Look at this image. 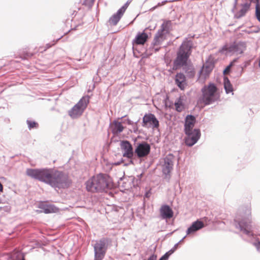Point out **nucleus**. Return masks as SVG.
<instances>
[{"mask_svg": "<svg viewBox=\"0 0 260 260\" xmlns=\"http://www.w3.org/2000/svg\"><path fill=\"white\" fill-rule=\"evenodd\" d=\"M234 225L242 235L248 238L254 236L251 206L250 203L243 205L239 208L235 215Z\"/></svg>", "mask_w": 260, "mask_h": 260, "instance_id": "1", "label": "nucleus"}, {"mask_svg": "<svg viewBox=\"0 0 260 260\" xmlns=\"http://www.w3.org/2000/svg\"><path fill=\"white\" fill-rule=\"evenodd\" d=\"M111 180L106 174H99L86 182V189L91 192H102L112 188Z\"/></svg>", "mask_w": 260, "mask_h": 260, "instance_id": "2", "label": "nucleus"}, {"mask_svg": "<svg viewBox=\"0 0 260 260\" xmlns=\"http://www.w3.org/2000/svg\"><path fill=\"white\" fill-rule=\"evenodd\" d=\"M193 43L191 40L186 39L180 46L177 52V57L174 61L176 67H183L187 64V61L191 55Z\"/></svg>", "mask_w": 260, "mask_h": 260, "instance_id": "3", "label": "nucleus"}, {"mask_svg": "<svg viewBox=\"0 0 260 260\" xmlns=\"http://www.w3.org/2000/svg\"><path fill=\"white\" fill-rule=\"evenodd\" d=\"M53 169H27L26 174L29 177L49 184Z\"/></svg>", "mask_w": 260, "mask_h": 260, "instance_id": "4", "label": "nucleus"}, {"mask_svg": "<svg viewBox=\"0 0 260 260\" xmlns=\"http://www.w3.org/2000/svg\"><path fill=\"white\" fill-rule=\"evenodd\" d=\"M71 181L68 176L61 171L53 169L49 185L55 188H65L68 187Z\"/></svg>", "mask_w": 260, "mask_h": 260, "instance_id": "5", "label": "nucleus"}, {"mask_svg": "<svg viewBox=\"0 0 260 260\" xmlns=\"http://www.w3.org/2000/svg\"><path fill=\"white\" fill-rule=\"evenodd\" d=\"M217 88L214 83H210L208 85H205L201 89L202 96L200 99L205 105H210L219 99L217 94Z\"/></svg>", "mask_w": 260, "mask_h": 260, "instance_id": "6", "label": "nucleus"}, {"mask_svg": "<svg viewBox=\"0 0 260 260\" xmlns=\"http://www.w3.org/2000/svg\"><path fill=\"white\" fill-rule=\"evenodd\" d=\"M110 243V239L105 237L95 241L93 246L94 260H103L104 259Z\"/></svg>", "mask_w": 260, "mask_h": 260, "instance_id": "7", "label": "nucleus"}, {"mask_svg": "<svg viewBox=\"0 0 260 260\" xmlns=\"http://www.w3.org/2000/svg\"><path fill=\"white\" fill-rule=\"evenodd\" d=\"M172 29V22L171 20H164L161 25L160 28L155 34L153 40L154 45H160L166 39L167 35L169 34Z\"/></svg>", "mask_w": 260, "mask_h": 260, "instance_id": "8", "label": "nucleus"}, {"mask_svg": "<svg viewBox=\"0 0 260 260\" xmlns=\"http://www.w3.org/2000/svg\"><path fill=\"white\" fill-rule=\"evenodd\" d=\"M89 101L88 96H83L70 110L69 115L73 119L81 116L86 109Z\"/></svg>", "mask_w": 260, "mask_h": 260, "instance_id": "9", "label": "nucleus"}, {"mask_svg": "<svg viewBox=\"0 0 260 260\" xmlns=\"http://www.w3.org/2000/svg\"><path fill=\"white\" fill-rule=\"evenodd\" d=\"M137 139L135 140V158L137 157L142 160V159L146 157L150 152L151 147L146 141L136 142Z\"/></svg>", "mask_w": 260, "mask_h": 260, "instance_id": "10", "label": "nucleus"}, {"mask_svg": "<svg viewBox=\"0 0 260 260\" xmlns=\"http://www.w3.org/2000/svg\"><path fill=\"white\" fill-rule=\"evenodd\" d=\"M174 158V155L172 154H168L164 158L162 172L165 175L164 179L167 182H169L171 178L170 173L173 170Z\"/></svg>", "mask_w": 260, "mask_h": 260, "instance_id": "11", "label": "nucleus"}, {"mask_svg": "<svg viewBox=\"0 0 260 260\" xmlns=\"http://www.w3.org/2000/svg\"><path fill=\"white\" fill-rule=\"evenodd\" d=\"M120 147L122 151L123 156L130 159L129 164H134L135 159V149L132 145L127 140H123L120 142Z\"/></svg>", "mask_w": 260, "mask_h": 260, "instance_id": "12", "label": "nucleus"}, {"mask_svg": "<svg viewBox=\"0 0 260 260\" xmlns=\"http://www.w3.org/2000/svg\"><path fill=\"white\" fill-rule=\"evenodd\" d=\"M246 47L245 42H235L230 46H224L222 48V50L227 51V52L238 55L243 53Z\"/></svg>", "mask_w": 260, "mask_h": 260, "instance_id": "13", "label": "nucleus"}, {"mask_svg": "<svg viewBox=\"0 0 260 260\" xmlns=\"http://www.w3.org/2000/svg\"><path fill=\"white\" fill-rule=\"evenodd\" d=\"M186 137L184 138V142L186 145L191 147L197 143L201 137V132L199 128H194L190 130Z\"/></svg>", "mask_w": 260, "mask_h": 260, "instance_id": "14", "label": "nucleus"}, {"mask_svg": "<svg viewBox=\"0 0 260 260\" xmlns=\"http://www.w3.org/2000/svg\"><path fill=\"white\" fill-rule=\"evenodd\" d=\"M149 124L153 128H157L159 126V121L153 114H146L143 118V127H147Z\"/></svg>", "mask_w": 260, "mask_h": 260, "instance_id": "15", "label": "nucleus"}, {"mask_svg": "<svg viewBox=\"0 0 260 260\" xmlns=\"http://www.w3.org/2000/svg\"><path fill=\"white\" fill-rule=\"evenodd\" d=\"M196 122L195 117L192 115H188L185 119L184 128V132L185 134L189 133L190 130H193V128Z\"/></svg>", "mask_w": 260, "mask_h": 260, "instance_id": "16", "label": "nucleus"}, {"mask_svg": "<svg viewBox=\"0 0 260 260\" xmlns=\"http://www.w3.org/2000/svg\"><path fill=\"white\" fill-rule=\"evenodd\" d=\"M204 226V223L202 221L198 219L193 222L190 226L186 230V235L193 234L197 231L203 228Z\"/></svg>", "mask_w": 260, "mask_h": 260, "instance_id": "17", "label": "nucleus"}, {"mask_svg": "<svg viewBox=\"0 0 260 260\" xmlns=\"http://www.w3.org/2000/svg\"><path fill=\"white\" fill-rule=\"evenodd\" d=\"M161 217L163 219H169L173 217L174 212L168 205H162L159 209Z\"/></svg>", "mask_w": 260, "mask_h": 260, "instance_id": "18", "label": "nucleus"}, {"mask_svg": "<svg viewBox=\"0 0 260 260\" xmlns=\"http://www.w3.org/2000/svg\"><path fill=\"white\" fill-rule=\"evenodd\" d=\"M148 39V36L145 32H138L133 40V43L137 45H143L147 42Z\"/></svg>", "mask_w": 260, "mask_h": 260, "instance_id": "19", "label": "nucleus"}, {"mask_svg": "<svg viewBox=\"0 0 260 260\" xmlns=\"http://www.w3.org/2000/svg\"><path fill=\"white\" fill-rule=\"evenodd\" d=\"M110 125L112 132L115 135L121 133L124 129V127L122 125L121 122L116 120H114L112 123L110 124Z\"/></svg>", "mask_w": 260, "mask_h": 260, "instance_id": "20", "label": "nucleus"}, {"mask_svg": "<svg viewBox=\"0 0 260 260\" xmlns=\"http://www.w3.org/2000/svg\"><path fill=\"white\" fill-rule=\"evenodd\" d=\"M175 83L181 89L184 88L185 84V77L183 73H177L175 76Z\"/></svg>", "mask_w": 260, "mask_h": 260, "instance_id": "21", "label": "nucleus"}, {"mask_svg": "<svg viewBox=\"0 0 260 260\" xmlns=\"http://www.w3.org/2000/svg\"><path fill=\"white\" fill-rule=\"evenodd\" d=\"M39 208L41 209V212H44L46 214L55 212L57 210L56 207L53 205L42 204Z\"/></svg>", "mask_w": 260, "mask_h": 260, "instance_id": "22", "label": "nucleus"}, {"mask_svg": "<svg viewBox=\"0 0 260 260\" xmlns=\"http://www.w3.org/2000/svg\"><path fill=\"white\" fill-rule=\"evenodd\" d=\"M121 10H118L117 12L113 14L109 19V22L111 25H116L119 21L121 17L123 15Z\"/></svg>", "mask_w": 260, "mask_h": 260, "instance_id": "23", "label": "nucleus"}, {"mask_svg": "<svg viewBox=\"0 0 260 260\" xmlns=\"http://www.w3.org/2000/svg\"><path fill=\"white\" fill-rule=\"evenodd\" d=\"M224 88L225 89V92L226 94H229L231 92H232V94H234L233 91V88L232 84L231 83V82L230 80L228 79V77H224Z\"/></svg>", "mask_w": 260, "mask_h": 260, "instance_id": "24", "label": "nucleus"}, {"mask_svg": "<svg viewBox=\"0 0 260 260\" xmlns=\"http://www.w3.org/2000/svg\"><path fill=\"white\" fill-rule=\"evenodd\" d=\"M174 105L175 106L176 110L177 112H180L183 111L184 107L181 98H180L175 102Z\"/></svg>", "mask_w": 260, "mask_h": 260, "instance_id": "25", "label": "nucleus"}, {"mask_svg": "<svg viewBox=\"0 0 260 260\" xmlns=\"http://www.w3.org/2000/svg\"><path fill=\"white\" fill-rule=\"evenodd\" d=\"M260 1H258L257 2H253L255 4V16L257 19L260 22Z\"/></svg>", "mask_w": 260, "mask_h": 260, "instance_id": "26", "label": "nucleus"}, {"mask_svg": "<svg viewBox=\"0 0 260 260\" xmlns=\"http://www.w3.org/2000/svg\"><path fill=\"white\" fill-rule=\"evenodd\" d=\"M26 122L28 125V127L29 129L34 128H37L38 126V124L35 121L27 120Z\"/></svg>", "mask_w": 260, "mask_h": 260, "instance_id": "27", "label": "nucleus"}, {"mask_svg": "<svg viewBox=\"0 0 260 260\" xmlns=\"http://www.w3.org/2000/svg\"><path fill=\"white\" fill-rule=\"evenodd\" d=\"M233 66V62H231V63L226 67V68L223 71L224 74H228L230 73L231 71V67Z\"/></svg>", "mask_w": 260, "mask_h": 260, "instance_id": "28", "label": "nucleus"}, {"mask_svg": "<svg viewBox=\"0 0 260 260\" xmlns=\"http://www.w3.org/2000/svg\"><path fill=\"white\" fill-rule=\"evenodd\" d=\"M128 2H127L121 8H120L118 10H121V12L123 14H124V12L125 11L126 9H127L128 6Z\"/></svg>", "mask_w": 260, "mask_h": 260, "instance_id": "29", "label": "nucleus"}, {"mask_svg": "<svg viewBox=\"0 0 260 260\" xmlns=\"http://www.w3.org/2000/svg\"><path fill=\"white\" fill-rule=\"evenodd\" d=\"M166 2H167V1H165L162 2L161 3H158V4L156 6H155L152 7V8H151L150 9V11H152L154 10L158 7L165 4L166 3Z\"/></svg>", "mask_w": 260, "mask_h": 260, "instance_id": "30", "label": "nucleus"}, {"mask_svg": "<svg viewBox=\"0 0 260 260\" xmlns=\"http://www.w3.org/2000/svg\"><path fill=\"white\" fill-rule=\"evenodd\" d=\"M175 252V251L172 248L171 249H170L169 251H168V252H167L164 255V256H166L167 255V258H169L170 256L174 252Z\"/></svg>", "mask_w": 260, "mask_h": 260, "instance_id": "31", "label": "nucleus"}, {"mask_svg": "<svg viewBox=\"0 0 260 260\" xmlns=\"http://www.w3.org/2000/svg\"><path fill=\"white\" fill-rule=\"evenodd\" d=\"M151 46H151V47H150V49H152V50H154V51L155 52H157V51H159V50L160 48H159V47H156L155 46H156V45H154L153 44V42H152Z\"/></svg>", "mask_w": 260, "mask_h": 260, "instance_id": "32", "label": "nucleus"}, {"mask_svg": "<svg viewBox=\"0 0 260 260\" xmlns=\"http://www.w3.org/2000/svg\"><path fill=\"white\" fill-rule=\"evenodd\" d=\"M137 122L138 121H136V122H135L134 123L133 125V132L134 133H137L138 131V126H137Z\"/></svg>", "mask_w": 260, "mask_h": 260, "instance_id": "33", "label": "nucleus"}, {"mask_svg": "<svg viewBox=\"0 0 260 260\" xmlns=\"http://www.w3.org/2000/svg\"><path fill=\"white\" fill-rule=\"evenodd\" d=\"M253 245L256 247L258 251H260V241H258L257 242L253 243Z\"/></svg>", "mask_w": 260, "mask_h": 260, "instance_id": "34", "label": "nucleus"}, {"mask_svg": "<svg viewBox=\"0 0 260 260\" xmlns=\"http://www.w3.org/2000/svg\"><path fill=\"white\" fill-rule=\"evenodd\" d=\"M126 121V123L128 124V125H133L134 122L133 121H132V120H131L130 119H127L126 120H124V121Z\"/></svg>", "mask_w": 260, "mask_h": 260, "instance_id": "35", "label": "nucleus"}, {"mask_svg": "<svg viewBox=\"0 0 260 260\" xmlns=\"http://www.w3.org/2000/svg\"><path fill=\"white\" fill-rule=\"evenodd\" d=\"M178 245H179V243L175 244V245L174 246V247L172 248V249L175 251L177 250V249L178 248Z\"/></svg>", "mask_w": 260, "mask_h": 260, "instance_id": "36", "label": "nucleus"}, {"mask_svg": "<svg viewBox=\"0 0 260 260\" xmlns=\"http://www.w3.org/2000/svg\"><path fill=\"white\" fill-rule=\"evenodd\" d=\"M189 70H190V71L189 72L190 74V76H193L194 75V72L193 70L192 69H189Z\"/></svg>", "mask_w": 260, "mask_h": 260, "instance_id": "37", "label": "nucleus"}, {"mask_svg": "<svg viewBox=\"0 0 260 260\" xmlns=\"http://www.w3.org/2000/svg\"><path fill=\"white\" fill-rule=\"evenodd\" d=\"M167 255L164 256V255L159 259V260H168V259L167 258Z\"/></svg>", "mask_w": 260, "mask_h": 260, "instance_id": "38", "label": "nucleus"}, {"mask_svg": "<svg viewBox=\"0 0 260 260\" xmlns=\"http://www.w3.org/2000/svg\"><path fill=\"white\" fill-rule=\"evenodd\" d=\"M238 0H234V8H236V6H237V3H238Z\"/></svg>", "mask_w": 260, "mask_h": 260, "instance_id": "39", "label": "nucleus"}, {"mask_svg": "<svg viewBox=\"0 0 260 260\" xmlns=\"http://www.w3.org/2000/svg\"><path fill=\"white\" fill-rule=\"evenodd\" d=\"M3 189V186L2 183L0 182V191H2Z\"/></svg>", "mask_w": 260, "mask_h": 260, "instance_id": "40", "label": "nucleus"}, {"mask_svg": "<svg viewBox=\"0 0 260 260\" xmlns=\"http://www.w3.org/2000/svg\"><path fill=\"white\" fill-rule=\"evenodd\" d=\"M185 237H186V236H184V237H183V238L181 240H180V241L178 242V243H179V244L180 243H181V242L184 240V239L185 238Z\"/></svg>", "mask_w": 260, "mask_h": 260, "instance_id": "41", "label": "nucleus"}, {"mask_svg": "<svg viewBox=\"0 0 260 260\" xmlns=\"http://www.w3.org/2000/svg\"><path fill=\"white\" fill-rule=\"evenodd\" d=\"M258 66L260 67V59H259V62H258Z\"/></svg>", "mask_w": 260, "mask_h": 260, "instance_id": "42", "label": "nucleus"}, {"mask_svg": "<svg viewBox=\"0 0 260 260\" xmlns=\"http://www.w3.org/2000/svg\"><path fill=\"white\" fill-rule=\"evenodd\" d=\"M145 196H148V194H147V193H146V194H145Z\"/></svg>", "mask_w": 260, "mask_h": 260, "instance_id": "43", "label": "nucleus"}, {"mask_svg": "<svg viewBox=\"0 0 260 260\" xmlns=\"http://www.w3.org/2000/svg\"><path fill=\"white\" fill-rule=\"evenodd\" d=\"M145 196H148V194H147V193H146V194H145Z\"/></svg>", "mask_w": 260, "mask_h": 260, "instance_id": "44", "label": "nucleus"}, {"mask_svg": "<svg viewBox=\"0 0 260 260\" xmlns=\"http://www.w3.org/2000/svg\"><path fill=\"white\" fill-rule=\"evenodd\" d=\"M142 174H141L140 175V177H142Z\"/></svg>", "mask_w": 260, "mask_h": 260, "instance_id": "45", "label": "nucleus"}]
</instances>
